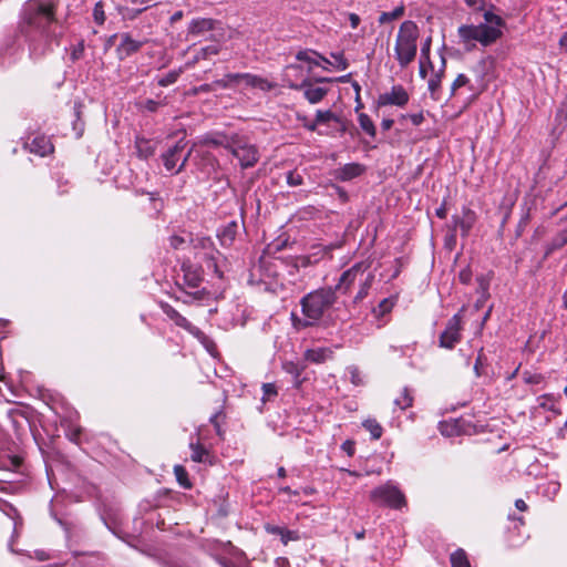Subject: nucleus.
I'll use <instances>...</instances> for the list:
<instances>
[{
	"label": "nucleus",
	"mask_w": 567,
	"mask_h": 567,
	"mask_svg": "<svg viewBox=\"0 0 567 567\" xmlns=\"http://www.w3.org/2000/svg\"><path fill=\"white\" fill-rule=\"evenodd\" d=\"M56 3L52 0H28L19 12L18 32L28 44L31 59L38 60L59 43Z\"/></svg>",
	"instance_id": "f257e3e1"
},
{
	"label": "nucleus",
	"mask_w": 567,
	"mask_h": 567,
	"mask_svg": "<svg viewBox=\"0 0 567 567\" xmlns=\"http://www.w3.org/2000/svg\"><path fill=\"white\" fill-rule=\"evenodd\" d=\"M464 2L473 11H483L484 22L478 24H461L457 28L458 43L466 51L474 50L477 43L483 48L496 43L504 34L505 20L491 9L487 10L485 0H464Z\"/></svg>",
	"instance_id": "f03ea898"
},
{
	"label": "nucleus",
	"mask_w": 567,
	"mask_h": 567,
	"mask_svg": "<svg viewBox=\"0 0 567 567\" xmlns=\"http://www.w3.org/2000/svg\"><path fill=\"white\" fill-rule=\"evenodd\" d=\"M337 292L332 287H323L305 295L300 300L303 319H297L303 328L315 326L327 310L337 302Z\"/></svg>",
	"instance_id": "7ed1b4c3"
},
{
	"label": "nucleus",
	"mask_w": 567,
	"mask_h": 567,
	"mask_svg": "<svg viewBox=\"0 0 567 567\" xmlns=\"http://www.w3.org/2000/svg\"><path fill=\"white\" fill-rule=\"evenodd\" d=\"M370 267L371 262L368 260L355 262L341 274L337 285L332 288L336 289L337 293L348 295L358 285L359 290L353 297V303L362 301L368 296L374 280V275L370 271Z\"/></svg>",
	"instance_id": "20e7f679"
},
{
	"label": "nucleus",
	"mask_w": 567,
	"mask_h": 567,
	"mask_svg": "<svg viewBox=\"0 0 567 567\" xmlns=\"http://www.w3.org/2000/svg\"><path fill=\"white\" fill-rule=\"evenodd\" d=\"M419 35V28L414 21L405 20L401 23L395 39L394 55L402 69L414 61Z\"/></svg>",
	"instance_id": "39448f33"
},
{
	"label": "nucleus",
	"mask_w": 567,
	"mask_h": 567,
	"mask_svg": "<svg viewBox=\"0 0 567 567\" xmlns=\"http://www.w3.org/2000/svg\"><path fill=\"white\" fill-rule=\"evenodd\" d=\"M203 281L200 269L190 264H183L181 274L176 277V299L184 303H190L194 300H202L204 297V290H200V284Z\"/></svg>",
	"instance_id": "423d86ee"
},
{
	"label": "nucleus",
	"mask_w": 567,
	"mask_h": 567,
	"mask_svg": "<svg viewBox=\"0 0 567 567\" xmlns=\"http://www.w3.org/2000/svg\"><path fill=\"white\" fill-rule=\"evenodd\" d=\"M370 499L377 505L386 506L392 509H402L406 506V498L398 484L393 481L373 488L370 492Z\"/></svg>",
	"instance_id": "0eeeda50"
},
{
	"label": "nucleus",
	"mask_w": 567,
	"mask_h": 567,
	"mask_svg": "<svg viewBox=\"0 0 567 567\" xmlns=\"http://www.w3.org/2000/svg\"><path fill=\"white\" fill-rule=\"evenodd\" d=\"M225 148L239 161L243 169L252 167L259 161V152L255 145L233 140Z\"/></svg>",
	"instance_id": "6e6552de"
},
{
	"label": "nucleus",
	"mask_w": 567,
	"mask_h": 567,
	"mask_svg": "<svg viewBox=\"0 0 567 567\" xmlns=\"http://www.w3.org/2000/svg\"><path fill=\"white\" fill-rule=\"evenodd\" d=\"M194 248L202 252L204 258L207 261V267L212 268L214 272L221 278L223 272L218 268V257H220V252L215 249L214 241L209 237L198 236L192 240Z\"/></svg>",
	"instance_id": "1a4fd4ad"
},
{
	"label": "nucleus",
	"mask_w": 567,
	"mask_h": 567,
	"mask_svg": "<svg viewBox=\"0 0 567 567\" xmlns=\"http://www.w3.org/2000/svg\"><path fill=\"white\" fill-rule=\"evenodd\" d=\"M461 311L455 313L446 323L444 331L440 334V347L453 349L461 341Z\"/></svg>",
	"instance_id": "9d476101"
},
{
	"label": "nucleus",
	"mask_w": 567,
	"mask_h": 567,
	"mask_svg": "<svg viewBox=\"0 0 567 567\" xmlns=\"http://www.w3.org/2000/svg\"><path fill=\"white\" fill-rule=\"evenodd\" d=\"M184 140H179L173 147H171L167 152H165L162 155L164 166L168 172L177 174L185 167L188 158L192 155V150L183 157L181 164L177 166V163L181 157L179 154L184 150Z\"/></svg>",
	"instance_id": "9b49d317"
},
{
	"label": "nucleus",
	"mask_w": 567,
	"mask_h": 567,
	"mask_svg": "<svg viewBox=\"0 0 567 567\" xmlns=\"http://www.w3.org/2000/svg\"><path fill=\"white\" fill-rule=\"evenodd\" d=\"M322 82H332V79L320 78L315 81H312L311 79L307 80L306 82H303V84L300 86L298 91H302L305 99L310 104H317L321 102L329 92L328 87L317 85V83Z\"/></svg>",
	"instance_id": "f8f14e48"
},
{
	"label": "nucleus",
	"mask_w": 567,
	"mask_h": 567,
	"mask_svg": "<svg viewBox=\"0 0 567 567\" xmlns=\"http://www.w3.org/2000/svg\"><path fill=\"white\" fill-rule=\"evenodd\" d=\"M219 23L209 18L193 19L188 25L187 35L192 39L204 38L209 39L207 35L217 29Z\"/></svg>",
	"instance_id": "ddd939ff"
},
{
	"label": "nucleus",
	"mask_w": 567,
	"mask_h": 567,
	"mask_svg": "<svg viewBox=\"0 0 567 567\" xmlns=\"http://www.w3.org/2000/svg\"><path fill=\"white\" fill-rule=\"evenodd\" d=\"M307 74L300 64L291 63L284 70V82L289 89L298 91L303 82L310 80Z\"/></svg>",
	"instance_id": "4468645a"
},
{
	"label": "nucleus",
	"mask_w": 567,
	"mask_h": 567,
	"mask_svg": "<svg viewBox=\"0 0 567 567\" xmlns=\"http://www.w3.org/2000/svg\"><path fill=\"white\" fill-rule=\"evenodd\" d=\"M408 102L409 94L402 85H394L390 92L382 93L378 97L379 106L395 105L402 107Z\"/></svg>",
	"instance_id": "2eb2a0df"
},
{
	"label": "nucleus",
	"mask_w": 567,
	"mask_h": 567,
	"mask_svg": "<svg viewBox=\"0 0 567 567\" xmlns=\"http://www.w3.org/2000/svg\"><path fill=\"white\" fill-rule=\"evenodd\" d=\"M144 41L135 40L130 33H123L121 35V42L116 48V54L118 60L123 61L128 56L133 55L143 47Z\"/></svg>",
	"instance_id": "dca6fc26"
},
{
	"label": "nucleus",
	"mask_w": 567,
	"mask_h": 567,
	"mask_svg": "<svg viewBox=\"0 0 567 567\" xmlns=\"http://www.w3.org/2000/svg\"><path fill=\"white\" fill-rule=\"evenodd\" d=\"M238 86L244 84L246 87H256L264 92L271 91L275 84L267 79L251 73H237Z\"/></svg>",
	"instance_id": "f3484780"
},
{
	"label": "nucleus",
	"mask_w": 567,
	"mask_h": 567,
	"mask_svg": "<svg viewBox=\"0 0 567 567\" xmlns=\"http://www.w3.org/2000/svg\"><path fill=\"white\" fill-rule=\"evenodd\" d=\"M365 171V167L359 163H348L336 171L332 175L340 182H349L361 176Z\"/></svg>",
	"instance_id": "a211bd4d"
},
{
	"label": "nucleus",
	"mask_w": 567,
	"mask_h": 567,
	"mask_svg": "<svg viewBox=\"0 0 567 567\" xmlns=\"http://www.w3.org/2000/svg\"><path fill=\"white\" fill-rule=\"evenodd\" d=\"M455 227H460L463 236H467L476 221V214L468 207H463L462 217L453 216Z\"/></svg>",
	"instance_id": "6ab92c4d"
},
{
	"label": "nucleus",
	"mask_w": 567,
	"mask_h": 567,
	"mask_svg": "<svg viewBox=\"0 0 567 567\" xmlns=\"http://www.w3.org/2000/svg\"><path fill=\"white\" fill-rule=\"evenodd\" d=\"M296 59L301 62L308 63L307 73H310L313 66H319L320 61L326 64H332L327 58L312 50H301L296 54Z\"/></svg>",
	"instance_id": "aec40b11"
},
{
	"label": "nucleus",
	"mask_w": 567,
	"mask_h": 567,
	"mask_svg": "<svg viewBox=\"0 0 567 567\" xmlns=\"http://www.w3.org/2000/svg\"><path fill=\"white\" fill-rule=\"evenodd\" d=\"M239 224L233 220L218 230L217 237L223 246H230L238 233Z\"/></svg>",
	"instance_id": "412c9836"
},
{
	"label": "nucleus",
	"mask_w": 567,
	"mask_h": 567,
	"mask_svg": "<svg viewBox=\"0 0 567 567\" xmlns=\"http://www.w3.org/2000/svg\"><path fill=\"white\" fill-rule=\"evenodd\" d=\"M31 153L45 156L53 151V145L47 136H35L29 144Z\"/></svg>",
	"instance_id": "4be33fe9"
},
{
	"label": "nucleus",
	"mask_w": 567,
	"mask_h": 567,
	"mask_svg": "<svg viewBox=\"0 0 567 567\" xmlns=\"http://www.w3.org/2000/svg\"><path fill=\"white\" fill-rule=\"evenodd\" d=\"M333 351L331 348L308 349L305 352V359L312 363H323L331 359Z\"/></svg>",
	"instance_id": "5701e85b"
},
{
	"label": "nucleus",
	"mask_w": 567,
	"mask_h": 567,
	"mask_svg": "<svg viewBox=\"0 0 567 567\" xmlns=\"http://www.w3.org/2000/svg\"><path fill=\"white\" fill-rule=\"evenodd\" d=\"M440 433L446 437L460 435L463 432L461 420L442 421L439 423Z\"/></svg>",
	"instance_id": "b1692460"
},
{
	"label": "nucleus",
	"mask_w": 567,
	"mask_h": 567,
	"mask_svg": "<svg viewBox=\"0 0 567 567\" xmlns=\"http://www.w3.org/2000/svg\"><path fill=\"white\" fill-rule=\"evenodd\" d=\"M559 398L560 396L556 398L554 394L547 393V394L539 395L536 400H537L538 408L546 410V411H550V412L559 415V414H561V411L556 404L557 400Z\"/></svg>",
	"instance_id": "393cba45"
},
{
	"label": "nucleus",
	"mask_w": 567,
	"mask_h": 567,
	"mask_svg": "<svg viewBox=\"0 0 567 567\" xmlns=\"http://www.w3.org/2000/svg\"><path fill=\"white\" fill-rule=\"evenodd\" d=\"M444 68H445V59L442 58V66L441 69L431 76V79L429 80V83H427V87H429V91L431 93V96L434 99V100H437V91L441 86V82H442V78H443V74H444Z\"/></svg>",
	"instance_id": "a878e982"
},
{
	"label": "nucleus",
	"mask_w": 567,
	"mask_h": 567,
	"mask_svg": "<svg viewBox=\"0 0 567 567\" xmlns=\"http://www.w3.org/2000/svg\"><path fill=\"white\" fill-rule=\"evenodd\" d=\"M362 426L370 432L373 440H379L382 436L383 429L375 419L364 420Z\"/></svg>",
	"instance_id": "bb28decb"
},
{
	"label": "nucleus",
	"mask_w": 567,
	"mask_h": 567,
	"mask_svg": "<svg viewBox=\"0 0 567 567\" xmlns=\"http://www.w3.org/2000/svg\"><path fill=\"white\" fill-rule=\"evenodd\" d=\"M404 12H405V8L403 4H401V6L396 7L394 10H392L391 12H382L378 18V21L380 24H384V23L400 19L404 14Z\"/></svg>",
	"instance_id": "cd10ccee"
},
{
	"label": "nucleus",
	"mask_w": 567,
	"mask_h": 567,
	"mask_svg": "<svg viewBox=\"0 0 567 567\" xmlns=\"http://www.w3.org/2000/svg\"><path fill=\"white\" fill-rule=\"evenodd\" d=\"M360 127L372 138L377 135L375 126L370 118V116L365 113H360L358 116Z\"/></svg>",
	"instance_id": "c85d7f7f"
},
{
	"label": "nucleus",
	"mask_w": 567,
	"mask_h": 567,
	"mask_svg": "<svg viewBox=\"0 0 567 567\" xmlns=\"http://www.w3.org/2000/svg\"><path fill=\"white\" fill-rule=\"evenodd\" d=\"M315 121L316 125L318 126L327 124L331 121L339 122L340 118L331 110H317Z\"/></svg>",
	"instance_id": "c756f323"
},
{
	"label": "nucleus",
	"mask_w": 567,
	"mask_h": 567,
	"mask_svg": "<svg viewBox=\"0 0 567 567\" xmlns=\"http://www.w3.org/2000/svg\"><path fill=\"white\" fill-rule=\"evenodd\" d=\"M216 89H234L238 86L237 73H228L223 79L215 80Z\"/></svg>",
	"instance_id": "7c9ffc66"
},
{
	"label": "nucleus",
	"mask_w": 567,
	"mask_h": 567,
	"mask_svg": "<svg viewBox=\"0 0 567 567\" xmlns=\"http://www.w3.org/2000/svg\"><path fill=\"white\" fill-rule=\"evenodd\" d=\"M395 301H396V298H393V297L383 299L382 301H380V303L377 307L373 308V313L377 317L384 316V315L389 313L392 310V308L394 307Z\"/></svg>",
	"instance_id": "2f4dec72"
},
{
	"label": "nucleus",
	"mask_w": 567,
	"mask_h": 567,
	"mask_svg": "<svg viewBox=\"0 0 567 567\" xmlns=\"http://www.w3.org/2000/svg\"><path fill=\"white\" fill-rule=\"evenodd\" d=\"M175 324L185 329L190 334L195 337H199L203 334V332L195 326H193L185 317H183L181 313L175 318L174 320Z\"/></svg>",
	"instance_id": "473e14b6"
},
{
	"label": "nucleus",
	"mask_w": 567,
	"mask_h": 567,
	"mask_svg": "<svg viewBox=\"0 0 567 567\" xmlns=\"http://www.w3.org/2000/svg\"><path fill=\"white\" fill-rule=\"evenodd\" d=\"M451 565L452 567H471L463 549H457L451 555Z\"/></svg>",
	"instance_id": "72a5a7b5"
},
{
	"label": "nucleus",
	"mask_w": 567,
	"mask_h": 567,
	"mask_svg": "<svg viewBox=\"0 0 567 567\" xmlns=\"http://www.w3.org/2000/svg\"><path fill=\"white\" fill-rule=\"evenodd\" d=\"M189 446L192 450L190 458L194 462H198V463L205 462L206 457L208 456L207 450L203 445L195 444L193 442L189 444Z\"/></svg>",
	"instance_id": "f704fd0d"
},
{
	"label": "nucleus",
	"mask_w": 567,
	"mask_h": 567,
	"mask_svg": "<svg viewBox=\"0 0 567 567\" xmlns=\"http://www.w3.org/2000/svg\"><path fill=\"white\" fill-rule=\"evenodd\" d=\"M477 281V289L476 292L478 295L484 296V298H489V284H491V276L489 275H481L476 279Z\"/></svg>",
	"instance_id": "c9c22d12"
},
{
	"label": "nucleus",
	"mask_w": 567,
	"mask_h": 567,
	"mask_svg": "<svg viewBox=\"0 0 567 567\" xmlns=\"http://www.w3.org/2000/svg\"><path fill=\"white\" fill-rule=\"evenodd\" d=\"M412 403H413V398L406 388H404L403 391L401 392L400 396L394 400V404L401 410H405V409L410 408L412 405Z\"/></svg>",
	"instance_id": "e433bc0d"
},
{
	"label": "nucleus",
	"mask_w": 567,
	"mask_h": 567,
	"mask_svg": "<svg viewBox=\"0 0 567 567\" xmlns=\"http://www.w3.org/2000/svg\"><path fill=\"white\" fill-rule=\"evenodd\" d=\"M282 368L287 373L293 375L295 380L297 381L299 380L300 375L305 370L303 365H300L299 363H296L293 361H286L282 364Z\"/></svg>",
	"instance_id": "4c0bfd02"
},
{
	"label": "nucleus",
	"mask_w": 567,
	"mask_h": 567,
	"mask_svg": "<svg viewBox=\"0 0 567 567\" xmlns=\"http://www.w3.org/2000/svg\"><path fill=\"white\" fill-rule=\"evenodd\" d=\"M136 147L138 155L143 158H147L154 153V148L150 145V142L144 138H138L136 141Z\"/></svg>",
	"instance_id": "58836bf2"
},
{
	"label": "nucleus",
	"mask_w": 567,
	"mask_h": 567,
	"mask_svg": "<svg viewBox=\"0 0 567 567\" xmlns=\"http://www.w3.org/2000/svg\"><path fill=\"white\" fill-rule=\"evenodd\" d=\"M174 473H175L176 480L181 486H183L185 488L190 487L187 472L182 465H175Z\"/></svg>",
	"instance_id": "ea45409f"
},
{
	"label": "nucleus",
	"mask_w": 567,
	"mask_h": 567,
	"mask_svg": "<svg viewBox=\"0 0 567 567\" xmlns=\"http://www.w3.org/2000/svg\"><path fill=\"white\" fill-rule=\"evenodd\" d=\"M560 484L557 481H550L543 486L542 493L548 498H554L558 494Z\"/></svg>",
	"instance_id": "a19ab883"
},
{
	"label": "nucleus",
	"mask_w": 567,
	"mask_h": 567,
	"mask_svg": "<svg viewBox=\"0 0 567 567\" xmlns=\"http://www.w3.org/2000/svg\"><path fill=\"white\" fill-rule=\"evenodd\" d=\"M468 85L470 90L474 89L470 84V79L465 74H458L451 85V95H454L460 87Z\"/></svg>",
	"instance_id": "79ce46f5"
},
{
	"label": "nucleus",
	"mask_w": 567,
	"mask_h": 567,
	"mask_svg": "<svg viewBox=\"0 0 567 567\" xmlns=\"http://www.w3.org/2000/svg\"><path fill=\"white\" fill-rule=\"evenodd\" d=\"M182 71L181 70H173L171 72H168L166 75L162 76L161 79H158V85L159 86H168V85H172L174 84L177 79L179 78Z\"/></svg>",
	"instance_id": "37998d69"
},
{
	"label": "nucleus",
	"mask_w": 567,
	"mask_h": 567,
	"mask_svg": "<svg viewBox=\"0 0 567 567\" xmlns=\"http://www.w3.org/2000/svg\"><path fill=\"white\" fill-rule=\"evenodd\" d=\"M286 181H287V184L290 186V187H296V186H300L303 184V177L301 174H299L298 172L296 171H289L287 174H286Z\"/></svg>",
	"instance_id": "c03bdc74"
},
{
	"label": "nucleus",
	"mask_w": 567,
	"mask_h": 567,
	"mask_svg": "<svg viewBox=\"0 0 567 567\" xmlns=\"http://www.w3.org/2000/svg\"><path fill=\"white\" fill-rule=\"evenodd\" d=\"M219 52V47L216 44L207 45L202 48L196 54V60L206 59L209 55H216Z\"/></svg>",
	"instance_id": "a18cd8bd"
},
{
	"label": "nucleus",
	"mask_w": 567,
	"mask_h": 567,
	"mask_svg": "<svg viewBox=\"0 0 567 567\" xmlns=\"http://www.w3.org/2000/svg\"><path fill=\"white\" fill-rule=\"evenodd\" d=\"M94 21L102 25L105 22L104 6L101 1L96 2L93 9Z\"/></svg>",
	"instance_id": "49530a36"
},
{
	"label": "nucleus",
	"mask_w": 567,
	"mask_h": 567,
	"mask_svg": "<svg viewBox=\"0 0 567 567\" xmlns=\"http://www.w3.org/2000/svg\"><path fill=\"white\" fill-rule=\"evenodd\" d=\"M262 401H269L271 398L277 395V389L274 383H264L262 384Z\"/></svg>",
	"instance_id": "de8ad7c7"
},
{
	"label": "nucleus",
	"mask_w": 567,
	"mask_h": 567,
	"mask_svg": "<svg viewBox=\"0 0 567 567\" xmlns=\"http://www.w3.org/2000/svg\"><path fill=\"white\" fill-rule=\"evenodd\" d=\"M331 56H332V58H333V60H334V64H333V65H334L338 70L343 71V70H346V69L348 68V65H349V64H348V62H347V60H346V58H344V55H343L342 53H340V52H338V53H331Z\"/></svg>",
	"instance_id": "09e8293b"
},
{
	"label": "nucleus",
	"mask_w": 567,
	"mask_h": 567,
	"mask_svg": "<svg viewBox=\"0 0 567 567\" xmlns=\"http://www.w3.org/2000/svg\"><path fill=\"white\" fill-rule=\"evenodd\" d=\"M297 120L301 122L302 126L309 132H316L317 125L315 120L308 118L306 115H297Z\"/></svg>",
	"instance_id": "8fccbe9b"
},
{
	"label": "nucleus",
	"mask_w": 567,
	"mask_h": 567,
	"mask_svg": "<svg viewBox=\"0 0 567 567\" xmlns=\"http://www.w3.org/2000/svg\"><path fill=\"white\" fill-rule=\"evenodd\" d=\"M280 538H281V542L285 545H287L291 540H298L299 539V535L295 530H289V529L284 528V530H282V533L280 535Z\"/></svg>",
	"instance_id": "3c124183"
},
{
	"label": "nucleus",
	"mask_w": 567,
	"mask_h": 567,
	"mask_svg": "<svg viewBox=\"0 0 567 567\" xmlns=\"http://www.w3.org/2000/svg\"><path fill=\"white\" fill-rule=\"evenodd\" d=\"M402 118H410V121L412 122V124L414 126H419V125H421L424 122L423 112H419V113H415V114L402 115Z\"/></svg>",
	"instance_id": "603ef678"
},
{
	"label": "nucleus",
	"mask_w": 567,
	"mask_h": 567,
	"mask_svg": "<svg viewBox=\"0 0 567 567\" xmlns=\"http://www.w3.org/2000/svg\"><path fill=\"white\" fill-rule=\"evenodd\" d=\"M161 308L163 310V312L171 319V320H175V318L179 315V312L177 310H175L172 306H169L168 303H162L161 305Z\"/></svg>",
	"instance_id": "864d4df0"
},
{
	"label": "nucleus",
	"mask_w": 567,
	"mask_h": 567,
	"mask_svg": "<svg viewBox=\"0 0 567 567\" xmlns=\"http://www.w3.org/2000/svg\"><path fill=\"white\" fill-rule=\"evenodd\" d=\"M430 49H431V38H427L421 48V58L427 60L429 64L430 62Z\"/></svg>",
	"instance_id": "5fc2aeb1"
},
{
	"label": "nucleus",
	"mask_w": 567,
	"mask_h": 567,
	"mask_svg": "<svg viewBox=\"0 0 567 567\" xmlns=\"http://www.w3.org/2000/svg\"><path fill=\"white\" fill-rule=\"evenodd\" d=\"M341 450L347 453L348 456H353L355 447L354 442L347 440L341 444Z\"/></svg>",
	"instance_id": "6e6d98bb"
},
{
	"label": "nucleus",
	"mask_w": 567,
	"mask_h": 567,
	"mask_svg": "<svg viewBox=\"0 0 567 567\" xmlns=\"http://www.w3.org/2000/svg\"><path fill=\"white\" fill-rule=\"evenodd\" d=\"M185 238L178 236V235H173L169 237V244L173 248L175 249H179L183 247V245L185 244Z\"/></svg>",
	"instance_id": "4d7b16f0"
},
{
	"label": "nucleus",
	"mask_w": 567,
	"mask_h": 567,
	"mask_svg": "<svg viewBox=\"0 0 567 567\" xmlns=\"http://www.w3.org/2000/svg\"><path fill=\"white\" fill-rule=\"evenodd\" d=\"M458 279L462 284L467 285L472 279V271L470 268L462 269L458 274Z\"/></svg>",
	"instance_id": "13d9d810"
},
{
	"label": "nucleus",
	"mask_w": 567,
	"mask_h": 567,
	"mask_svg": "<svg viewBox=\"0 0 567 567\" xmlns=\"http://www.w3.org/2000/svg\"><path fill=\"white\" fill-rule=\"evenodd\" d=\"M349 373H350L351 382L355 385H359L361 383L359 369L357 367H350Z\"/></svg>",
	"instance_id": "bf43d9fd"
},
{
	"label": "nucleus",
	"mask_w": 567,
	"mask_h": 567,
	"mask_svg": "<svg viewBox=\"0 0 567 567\" xmlns=\"http://www.w3.org/2000/svg\"><path fill=\"white\" fill-rule=\"evenodd\" d=\"M83 52H84V43L80 42L76 47H74V49L71 53V59L73 61L79 60L82 56Z\"/></svg>",
	"instance_id": "052dcab7"
},
{
	"label": "nucleus",
	"mask_w": 567,
	"mask_h": 567,
	"mask_svg": "<svg viewBox=\"0 0 567 567\" xmlns=\"http://www.w3.org/2000/svg\"><path fill=\"white\" fill-rule=\"evenodd\" d=\"M161 102L154 101V100H146L144 103V109L150 112H156L158 107L161 106Z\"/></svg>",
	"instance_id": "680f3d73"
},
{
	"label": "nucleus",
	"mask_w": 567,
	"mask_h": 567,
	"mask_svg": "<svg viewBox=\"0 0 567 567\" xmlns=\"http://www.w3.org/2000/svg\"><path fill=\"white\" fill-rule=\"evenodd\" d=\"M567 244V228L564 229L556 238L555 245L560 247Z\"/></svg>",
	"instance_id": "e2e57ef3"
},
{
	"label": "nucleus",
	"mask_w": 567,
	"mask_h": 567,
	"mask_svg": "<svg viewBox=\"0 0 567 567\" xmlns=\"http://www.w3.org/2000/svg\"><path fill=\"white\" fill-rule=\"evenodd\" d=\"M203 143L204 144H208V145H213V146H224V147L226 145V144L223 143L221 140L215 138V137H205L203 140Z\"/></svg>",
	"instance_id": "0e129e2a"
},
{
	"label": "nucleus",
	"mask_w": 567,
	"mask_h": 567,
	"mask_svg": "<svg viewBox=\"0 0 567 567\" xmlns=\"http://www.w3.org/2000/svg\"><path fill=\"white\" fill-rule=\"evenodd\" d=\"M12 519H13V536L12 537H14L19 534V529L22 526V519L19 516H14V517H12Z\"/></svg>",
	"instance_id": "69168bd1"
},
{
	"label": "nucleus",
	"mask_w": 567,
	"mask_h": 567,
	"mask_svg": "<svg viewBox=\"0 0 567 567\" xmlns=\"http://www.w3.org/2000/svg\"><path fill=\"white\" fill-rule=\"evenodd\" d=\"M349 21L351 28L355 29L360 24V17L357 13H349Z\"/></svg>",
	"instance_id": "338daca9"
},
{
	"label": "nucleus",
	"mask_w": 567,
	"mask_h": 567,
	"mask_svg": "<svg viewBox=\"0 0 567 567\" xmlns=\"http://www.w3.org/2000/svg\"><path fill=\"white\" fill-rule=\"evenodd\" d=\"M216 89V85L214 84V82L212 83H205V84H202L199 87H198V91L200 92H205V93H208V92H212L213 90Z\"/></svg>",
	"instance_id": "774afa93"
}]
</instances>
